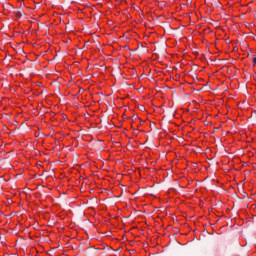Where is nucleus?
<instances>
[{
    "instance_id": "2",
    "label": "nucleus",
    "mask_w": 256,
    "mask_h": 256,
    "mask_svg": "<svg viewBox=\"0 0 256 256\" xmlns=\"http://www.w3.org/2000/svg\"><path fill=\"white\" fill-rule=\"evenodd\" d=\"M253 63H256V57L253 59Z\"/></svg>"
},
{
    "instance_id": "4",
    "label": "nucleus",
    "mask_w": 256,
    "mask_h": 256,
    "mask_svg": "<svg viewBox=\"0 0 256 256\" xmlns=\"http://www.w3.org/2000/svg\"><path fill=\"white\" fill-rule=\"evenodd\" d=\"M140 109H143V106H141Z\"/></svg>"
},
{
    "instance_id": "3",
    "label": "nucleus",
    "mask_w": 256,
    "mask_h": 256,
    "mask_svg": "<svg viewBox=\"0 0 256 256\" xmlns=\"http://www.w3.org/2000/svg\"><path fill=\"white\" fill-rule=\"evenodd\" d=\"M140 109H143V106H141Z\"/></svg>"
},
{
    "instance_id": "1",
    "label": "nucleus",
    "mask_w": 256,
    "mask_h": 256,
    "mask_svg": "<svg viewBox=\"0 0 256 256\" xmlns=\"http://www.w3.org/2000/svg\"><path fill=\"white\" fill-rule=\"evenodd\" d=\"M16 17L21 18L23 15H25V12L23 10H17L15 12Z\"/></svg>"
}]
</instances>
